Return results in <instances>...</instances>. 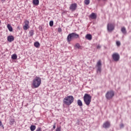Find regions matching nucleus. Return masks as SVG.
Here are the masks:
<instances>
[{"mask_svg":"<svg viewBox=\"0 0 131 131\" xmlns=\"http://www.w3.org/2000/svg\"><path fill=\"white\" fill-rule=\"evenodd\" d=\"M30 128L31 131H34L35 130V128H36V126L34 125H31Z\"/></svg>","mask_w":131,"mask_h":131,"instance_id":"obj_18","label":"nucleus"},{"mask_svg":"<svg viewBox=\"0 0 131 131\" xmlns=\"http://www.w3.org/2000/svg\"><path fill=\"white\" fill-rule=\"evenodd\" d=\"M11 59H12V60H16L17 59V54H13L11 56Z\"/></svg>","mask_w":131,"mask_h":131,"instance_id":"obj_22","label":"nucleus"},{"mask_svg":"<svg viewBox=\"0 0 131 131\" xmlns=\"http://www.w3.org/2000/svg\"><path fill=\"white\" fill-rule=\"evenodd\" d=\"M36 131H41V127H38L36 129Z\"/></svg>","mask_w":131,"mask_h":131,"instance_id":"obj_35","label":"nucleus"},{"mask_svg":"<svg viewBox=\"0 0 131 131\" xmlns=\"http://www.w3.org/2000/svg\"><path fill=\"white\" fill-rule=\"evenodd\" d=\"M85 38L88 39V40H92L93 38V36L91 34H87L85 36Z\"/></svg>","mask_w":131,"mask_h":131,"instance_id":"obj_11","label":"nucleus"},{"mask_svg":"<svg viewBox=\"0 0 131 131\" xmlns=\"http://www.w3.org/2000/svg\"><path fill=\"white\" fill-rule=\"evenodd\" d=\"M83 100L85 104L89 106L91 104V102H92V96L90 94H85L83 96Z\"/></svg>","mask_w":131,"mask_h":131,"instance_id":"obj_4","label":"nucleus"},{"mask_svg":"<svg viewBox=\"0 0 131 131\" xmlns=\"http://www.w3.org/2000/svg\"><path fill=\"white\" fill-rule=\"evenodd\" d=\"M49 25L52 27L54 25V21L51 20L49 23Z\"/></svg>","mask_w":131,"mask_h":131,"instance_id":"obj_26","label":"nucleus"},{"mask_svg":"<svg viewBox=\"0 0 131 131\" xmlns=\"http://www.w3.org/2000/svg\"><path fill=\"white\" fill-rule=\"evenodd\" d=\"M76 8H77V4L76 3H73L70 6V10H71L72 12H74V11L76 10Z\"/></svg>","mask_w":131,"mask_h":131,"instance_id":"obj_8","label":"nucleus"},{"mask_svg":"<svg viewBox=\"0 0 131 131\" xmlns=\"http://www.w3.org/2000/svg\"><path fill=\"white\" fill-rule=\"evenodd\" d=\"M77 124L78 125H79V120H78V122L77 123Z\"/></svg>","mask_w":131,"mask_h":131,"instance_id":"obj_38","label":"nucleus"},{"mask_svg":"<svg viewBox=\"0 0 131 131\" xmlns=\"http://www.w3.org/2000/svg\"><path fill=\"white\" fill-rule=\"evenodd\" d=\"M39 29L40 31H42V27L39 26Z\"/></svg>","mask_w":131,"mask_h":131,"instance_id":"obj_34","label":"nucleus"},{"mask_svg":"<svg viewBox=\"0 0 131 131\" xmlns=\"http://www.w3.org/2000/svg\"><path fill=\"white\" fill-rule=\"evenodd\" d=\"M90 0H84V4L85 5H90Z\"/></svg>","mask_w":131,"mask_h":131,"instance_id":"obj_25","label":"nucleus"},{"mask_svg":"<svg viewBox=\"0 0 131 131\" xmlns=\"http://www.w3.org/2000/svg\"><path fill=\"white\" fill-rule=\"evenodd\" d=\"M97 49H99V46H97Z\"/></svg>","mask_w":131,"mask_h":131,"instance_id":"obj_39","label":"nucleus"},{"mask_svg":"<svg viewBox=\"0 0 131 131\" xmlns=\"http://www.w3.org/2000/svg\"><path fill=\"white\" fill-rule=\"evenodd\" d=\"M112 57L115 62H118L120 59V55H119V54L117 53L113 54Z\"/></svg>","mask_w":131,"mask_h":131,"instance_id":"obj_6","label":"nucleus"},{"mask_svg":"<svg viewBox=\"0 0 131 131\" xmlns=\"http://www.w3.org/2000/svg\"><path fill=\"white\" fill-rule=\"evenodd\" d=\"M55 131H61V127H57Z\"/></svg>","mask_w":131,"mask_h":131,"instance_id":"obj_29","label":"nucleus"},{"mask_svg":"<svg viewBox=\"0 0 131 131\" xmlns=\"http://www.w3.org/2000/svg\"><path fill=\"white\" fill-rule=\"evenodd\" d=\"M121 31L122 33H123V34H125L126 33V29H125V28H124V27L121 28Z\"/></svg>","mask_w":131,"mask_h":131,"instance_id":"obj_19","label":"nucleus"},{"mask_svg":"<svg viewBox=\"0 0 131 131\" xmlns=\"http://www.w3.org/2000/svg\"><path fill=\"white\" fill-rule=\"evenodd\" d=\"M0 127H3V128L4 129V125H3V123L0 121Z\"/></svg>","mask_w":131,"mask_h":131,"instance_id":"obj_31","label":"nucleus"},{"mask_svg":"<svg viewBox=\"0 0 131 131\" xmlns=\"http://www.w3.org/2000/svg\"><path fill=\"white\" fill-rule=\"evenodd\" d=\"M7 40L9 42H12V41H14V40H15V38L13 35H9L7 37Z\"/></svg>","mask_w":131,"mask_h":131,"instance_id":"obj_9","label":"nucleus"},{"mask_svg":"<svg viewBox=\"0 0 131 131\" xmlns=\"http://www.w3.org/2000/svg\"><path fill=\"white\" fill-rule=\"evenodd\" d=\"M91 19H97V14L95 13H92L90 15Z\"/></svg>","mask_w":131,"mask_h":131,"instance_id":"obj_13","label":"nucleus"},{"mask_svg":"<svg viewBox=\"0 0 131 131\" xmlns=\"http://www.w3.org/2000/svg\"><path fill=\"white\" fill-rule=\"evenodd\" d=\"M113 97H114V92L113 91H108L105 95V97L107 100H111Z\"/></svg>","mask_w":131,"mask_h":131,"instance_id":"obj_5","label":"nucleus"},{"mask_svg":"<svg viewBox=\"0 0 131 131\" xmlns=\"http://www.w3.org/2000/svg\"><path fill=\"white\" fill-rule=\"evenodd\" d=\"M107 31L108 32H111L114 30V25L111 23L108 24L107 26Z\"/></svg>","mask_w":131,"mask_h":131,"instance_id":"obj_7","label":"nucleus"},{"mask_svg":"<svg viewBox=\"0 0 131 131\" xmlns=\"http://www.w3.org/2000/svg\"><path fill=\"white\" fill-rule=\"evenodd\" d=\"M96 67H97V72H99V61H97Z\"/></svg>","mask_w":131,"mask_h":131,"instance_id":"obj_27","label":"nucleus"},{"mask_svg":"<svg viewBox=\"0 0 131 131\" xmlns=\"http://www.w3.org/2000/svg\"><path fill=\"white\" fill-rule=\"evenodd\" d=\"M25 25H29V21L27 20H25Z\"/></svg>","mask_w":131,"mask_h":131,"instance_id":"obj_28","label":"nucleus"},{"mask_svg":"<svg viewBox=\"0 0 131 131\" xmlns=\"http://www.w3.org/2000/svg\"><path fill=\"white\" fill-rule=\"evenodd\" d=\"M120 128H123V127H124V125L123 124H121L120 125Z\"/></svg>","mask_w":131,"mask_h":131,"instance_id":"obj_33","label":"nucleus"},{"mask_svg":"<svg viewBox=\"0 0 131 131\" xmlns=\"http://www.w3.org/2000/svg\"><path fill=\"white\" fill-rule=\"evenodd\" d=\"M1 2L2 3V4H4V3H5V2H6V0H1Z\"/></svg>","mask_w":131,"mask_h":131,"instance_id":"obj_37","label":"nucleus"},{"mask_svg":"<svg viewBox=\"0 0 131 131\" xmlns=\"http://www.w3.org/2000/svg\"><path fill=\"white\" fill-rule=\"evenodd\" d=\"M77 104L78 105V106H80V107H81V106H82V102L81 101V100H80V99H78L77 100Z\"/></svg>","mask_w":131,"mask_h":131,"instance_id":"obj_21","label":"nucleus"},{"mask_svg":"<svg viewBox=\"0 0 131 131\" xmlns=\"http://www.w3.org/2000/svg\"><path fill=\"white\" fill-rule=\"evenodd\" d=\"M116 45H117V46L118 47H119V46H120V45H121L120 41H117L116 42Z\"/></svg>","mask_w":131,"mask_h":131,"instance_id":"obj_30","label":"nucleus"},{"mask_svg":"<svg viewBox=\"0 0 131 131\" xmlns=\"http://www.w3.org/2000/svg\"><path fill=\"white\" fill-rule=\"evenodd\" d=\"M56 128V123H54L53 126V129H55Z\"/></svg>","mask_w":131,"mask_h":131,"instance_id":"obj_36","label":"nucleus"},{"mask_svg":"<svg viewBox=\"0 0 131 131\" xmlns=\"http://www.w3.org/2000/svg\"><path fill=\"white\" fill-rule=\"evenodd\" d=\"M14 123H15V119L10 118L9 119V124H10V125H13Z\"/></svg>","mask_w":131,"mask_h":131,"instance_id":"obj_14","label":"nucleus"},{"mask_svg":"<svg viewBox=\"0 0 131 131\" xmlns=\"http://www.w3.org/2000/svg\"><path fill=\"white\" fill-rule=\"evenodd\" d=\"M41 83V79L39 77H36L33 80V82L32 84V89H37L38 86L40 85Z\"/></svg>","mask_w":131,"mask_h":131,"instance_id":"obj_1","label":"nucleus"},{"mask_svg":"<svg viewBox=\"0 0 131 131\" xmlns=\"http://www.w3.org/2000/svg\"><path fill=\"white\" fill-rule=\"evenodd\" d=\"M79 35L76 34V33H70L67 37V41L68 42H70L74 38L77 39L79 38Z\"/></svg>","mask_w":131,"mask_h":131,"instance_id":"obj_3","label":"nucleus"},{"mask_svg":"<svg viewBox=\"0 0 131 131\" xmlns=\"http://www.w3.org/2000/svg\"><path fill=\"white\" fill-rule=\"evenodd\" d=\"M34 46L35 47V48H39L40 44L39 43V42L36 41L34 42Z\"/></svg>","mask_w":131,"mask_h":131,"instance_id":"obj_16","label":"nucleus"},{"mask_svg":"<svg viewBox=\"0 0 131 131\" xmlns=\"http://www.w3.org/2000/svg\"><path fill=\"white\" fill-rule=\"evenodd\" d=\"M100 48H101V46H99V49H100Z\"/></svg>","mask_w":131,"mask_h":131,"instance_id":"obj_40","label":"nucleus"},{"mask_svg":"<svg viewBox=\"0 0 131 131\" xmlns=\"http://www.w3.org/2000/svg\"><path fill=\"white\" fill-rule=\"evenodd\" d=\"M24 30H27L29 28V25H25L23 27Z\"/></svg>","mask_w":131,"mask_h":131,"instance_id":"obj_24","label":"nucleus"},{"mask_svg":"<svg viewBox=\"0 0 131 131\" xmlns=\"http://www.w3.org/2000/svg\"><path fill=\"white\" fill-rule=\"evenodd\" d=\"M7 28L10 32H12V31H13V28L12 27V26H11V25L8 24Z\"/></svg>","mask_w":131,"mask_h":131,"instance_id":"obj_15","label":"nucleus"},{"mask_svg":"<svg viewBox=\"0 0 131 131\" xmlns=\"http://www.w3.org/2000/svg\"><path fill=\"white\" fill-rule=\"evenodd\" d=\"M32 4L34 6H38L39 5V0H33Z\"/></svg>","mask_w":131,"mask_h":131,"instance_id":"obj_12","label":"nucleus"},{"mask_svg":"<svg viewBox=\"0 0 131 131\" xmlns=\"http://www.w3.org/2000/svg\"><path fill=\"white\" fill-rule=\"evenodd\" d=\"M74 101V97H73L72 96H69L67 97H66L63 100V102L64 104L66 105H71L72 103H73V101Z\"/></svg>","mask_w":131,"mask_h":131,"instance_id":"obj_2","label":"nucleus"},{"mask_svg":"<svg viewBox=\"0 0 131 131\" xmlns=\"http://www.w3.org/2000/svg\"><path fill=\"white\" fill-rule=\"evenodd\" d=\"M110 122L106 121L103 124V126L104 128H109V127H110Z\"/></svg>","mask_w":131,"mask_h":131,"instance_id":"obj_10","label":"nucleus"},{"mask_svg":"<svg viewBox=\"0 0 131 131\" xmlns=\"http://www.w3.org/2000/svg\"><path fill=\"white\" fill-rule=\"evenodd\" d=\"M102 62H101V60H99V72L101 73V70L102 69Z\"/></svg>","mask_w":131,"mask_h":131,"instance_id":"obj_17","label":"nucleus"},{"mask_svg":"<svg viewBox=\"0 0 131 131\" xmlns=\"http://www.w3.org/2000/svg\"><path fill=\"white\" fill-rule=\"evenodd\" d=\"M1 23H2V21L0 20V25H1Z\"/></svg>","mask_w":131,"mask_h":131,"instance_id":"obj_41","label":"nucleus"},{"mask_svg":"<svg viewBox=\"0 0 131 131\" xmlns=\"http://www.w3.org/2000/svg\"><path fill=\"white\" fill-rule=\"evenodd\" d=\"M75 48H76L77 49H80L81 48V46H80V45H79V43H77L75 45Z\"/></svg>","mask_w":131,"mask_h":131,"instance_id":"obj_23","label":"nucleus"},{"mask_svg":"<svg viewBox=\"0 0 131 131\" xmlns=\"http://www.w3.org/2000/svg\"><path fill=\"white\" fill-rule=\"evenodd\" d=\"M57 31L58 32H62V29L61 28H58Z\"/></svg>","mask_w":131,"mask_h":131,"instance_id":"obj_32","label":"nucleus"},{"mask_svg":"<svg viewBox=\"0 0 131 131\" xmlns=\"http://www.w3.org/2000/svg\"><path fill=\"white\" fill-rule=\"evenodd\" d=\"M29 34L30 36H33L34 34V31L33 30H31L29 31Z\"/></svg>","mask_w":131,"mask_h":131,"instance_id":"obj_20","label":"nucleus"}]
</instances>
